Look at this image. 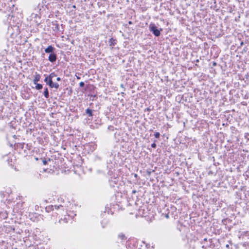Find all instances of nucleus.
<instances>
[{"label": "nucleus", "instance_id": "nucleus-12", "mask_svg": "<svg viewBox=\"0 0 249 249\" xmlns=\"http://www.w3.org/2000/svg\"><path fill=\"white\" fill-rule=\"evenodd\" d=\"M154 136L155 138H159L160 137V134L159 132H156V133H155Z\"/></svg>", "mask_w": 249, "mask_h": 249}, {"label": "nucleus", "instance_id": "nucleus-7", "mask_svg": "<svg viewBox=\"0 0 249 249\" xmlns=\"http://www.w3.org/2000/svg\"><path fill=\"white\" fill-rule=\"evenodd\" d=\"M49 80L52 79L53 80V78H54V77L56 76V74L54 72H53V73H51L49 75Z\"/></svg>", "mask_w": 249, "mask_h": 249}, {"label": "nucleus", "instance_id": "nucleus-15", "mask_svg": "<svg viewBox=\"0 0 249 249\" xmlns=\"http://www.w3.org/2000/svg\"><path fill=\"white\" fill-rule=\"evenodd\" d=\"M85 84L83 82H81L80 83H79V86L80 87H82L84 86Z\"/></svg>", "mask_w": 249, "mask_h": 249}, {"label": "nucleus", "instance_id": "nucleus-14", "mask_svg": "<svg viewBox=\"0 0 249 249\" xmlns=\"http://www.w3.org/2000/svg\"><path fill=\"white\" fill-rule=\"evenodd\" d=\"M44 81L47 83V84H48V82H49V76H47L44 79Z\"/></svg>", "mask_w": 249, "mask_h": 249}, {"label": "nucleus", "instance_id": "nucleus-18", "mask_svg": "<svg viewBox=\"0 0 249 249\" xmlns=\"http://www.w3.org/2000/svg\"><path fill=\"white\" fill-rule=\"evenodd\" d=\"M43 163H44V164H46L47 163V161H45V160H44L43 161Z\"/></svg>", "mask_w": 249, "mask_h": 249}, {"label": "nucleus", "instance_id": "nucleus-16", "mask_svg": "<svg viewBox=\"0 0 249 249\" xmlns=\"http://www.w3.org/2000/svg\"><path fill=\"white\" fill-rule=\"evenodd\" d=\"M151 146H152V147L155 148V147H156V144L155 143H154L152 144Z\"/></svg>", "mask_w": 249, "mask_h": 249}, {"label": "nucleus", "instance_id": "nucleus-10", "mask_svg": "<svg viewBox=\"0 0 249 249\" xmlns=\"http://www.w3.org/2000/svg\"><path fill=\"white\" fill-rule=\"evenodd\" d=\"M114 40L111 38L109 39V42L110 43V46H114Z\"/></svg>", "mask_w": 249, "mask_h": 249}, {"label": "nucleus", "instance_id": "nucleus-19", "mask_svg": "<svg viewBox=\"0 0 249 249\" xmlns=\"http://www.w3.org/2000/svg\"><path fill=\"white\" fill-rule=\"evenodd\" d=\"M77 79H80V77H78V76H77Z\"/></svg>", "mask_w": 249, "mask_h": 249}, {"label": "nucleus", "instance_id": "nucleus-5", "mask_svg": "<svg viewBox=\"0 0 249 249\" xmlns=\"http://www.w3.org/2000/svg\"><path fill=\"white\" fill-rule=\"evenodd\" d=\"M86 112L87 114L89 115V116L91 117L92 116V110L90 109H87L86 110Z\"/></svg>", "mask_w": 249, "mask_h": 249}, {"label": "nucleus", "instance_id": "nucleus-4", "mask_svg": "<svg viewBox=\"0 0 249 249\" xmlns=\"http://www.w3.org/2000/svg\"><path fill=\"white\" fill-rule=\"evenodd\" d=\"M54 50V49L53 47L52 46H49L46 49H45V52L46 53H53Z\"/></svg>", "mask_w": 249, "mask_h": 249}, {"label": "nucleus", "instance_id": "nucleus-1", "mask_svg": "<svg viewBox=\"0 0 249 249\" xmlns=\"http://www.w3.org/2000/svg\"><path fill=\"white\" fill-rule=\"evenodd\" d=\"M150 31L152 32L156 36H160V31L157 29V27L154 24H151L149 25Z\"/></svg>", "mask_w": 249, "mask_h": 249}, {"label": "nucleus", "instance_id": "nucleus-13", "mask_svg": "<svg viewBox=\"0 0 249 249\" xmlns=\"http://www.w3.org/2000/svg\"><path fill=\"white\" fill-rule=\"evenodd\" d=\"M39 77H36L35 79L34 80V82L35 84L36 83V82H38L39 81Z\"/></svg>", "mask_w": 249, "mask_h": 249}, {"label": "nucleus", "instance_id": "nucleus-3", "mask_svg": "<svg viewBox=\"0 0 249 249\" xmlns=\"http://www.w3.org/2000/svg\"><path fill=\"white\" fill-rule=\"evenodd\" d=\"M56 56L54 53H51L49 56V60L51 62L56 61Z\"/></svg>", "mask_w": 249, "mask_h": 249}, {"label": "nucleus", "instance_id": "nucleus-8", "mask_svg": "<svg viewBox=\"0 0 249 249\" xmlns=\"http://www.w3.org/2000/svg\"><path fill=\"white\" fill-rule=\"evenodd\" d=\"M118 236H119V237L120 238H121V239H122V240H125V239H126L125 236L124 234H123V233H120V234H119V235H118Z\"/></svg>", "mask_w": 249, "mask_h": 249}, {"label": "nucleus", "instance_id": "nucleus-17", "mask_svg": "<svg viewBox=\"0 0 249 249\" xmlns=\"http://www.w3.org/2000/svg\"><path fill=\"white\" fill-rule=\"evenodd\" d=\"M56 80H57V81H60L61 80V78L60 77H57Z\"/></svg>", "mask_w": 249, "mask_h": 249}, {"label": "nucleus", "instance_id": "nucleus-2", "mask_svg": "<svg viewBox=\"0 0 249 249\" xmlns=\"http://www.w3.org/2000/svg\"><path fill=\"white\" fill-rule=\"evenodd\" d=\"M49 86L52 88H54L55 89H58L59 88V84L56 83H53L52 79L49 80V82H48Z\"/></svg>", "mask_w": 249, "mask_h": 249}, {"label": "nucleus", "instance_id": "nucleus-11", "mask_svg": "<svg viewBox=\"0 0 249 249\" xmlns=\"http://www.w3.org/2000/svg\"><path fill=\"white\" fill-rule=\"evenodd\" d=\"M36 88L37 89H40L42 88V85L40 84H36Z\"/></svg>", "mask_w": 249, "mask_h": 249}, {"label": "nucleus", "instance_id": "nucleus-9", "mask_svg": "<svg viewBox=\"0 0 249 249\" xmlns=\"http://www.w3.org/2000/svg\"><path fill=\"white\" fill-rule=\"evenodd\" d=\"M63 206L61 205H54V206H53L52 207L53 208V210L54 209H56V210H57L58 209H59L60 207H62Z\"/></svg>", "mask_w": 249, "mask_h": 249}, {"label": "nucleus", "instance_id": "nucleus-6", "mask_svg": "<svg viewBox=\"0 0 249 249\" xmlns=\"http://www.w3.org/2000/svg\"><path fill=\"white\" fill-rule=\"evenodd\" d=\"M44 95L46 98H48L49 97V91L47 88L45 89L44 92Z\"/></svg>", "mask_w": 249, "mask_h": 249}]
</instances>
